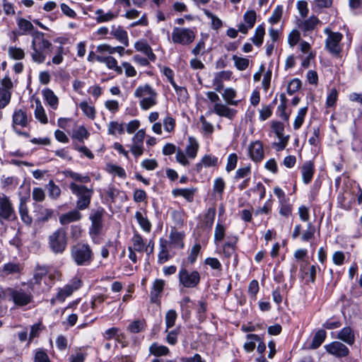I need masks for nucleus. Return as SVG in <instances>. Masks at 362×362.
Segmentation results:
<instances>
[{"label": "nucleus", "instance_id": "nucleus-1", "mask_svg": "<svg viewBox=\"0 0 362 362\" xmlns=\"http://www.w3.org/2000/svg\"><path fill=\"white\" fill-rule=\"evenodd\" d=\"M134 96L139 99V107L143 110H148L158 104V94L149 84L139 86L134 92Z\"/></svg>", "mask_w": 362, "mask_h": 362}, {"label": "nucleus", "instance_id": "nucleus-2", "mask_svg": "<svg viewBox=\"0 0 362 362\" xmlns=\"http://www.w3.org/2000/svg\"><path fill=\"white\" fill-rule=\"evenodd\" d=\"M69 188L74 195L78 198L76 201V208L78 210H84L89 207L93 189L88 188L84 185H78L72 182L69 185Z\"/></svg>", "mask_w": 362, "mask_h": 362}, {"label": "nucleus", "instance_id": "nucleus-3", "mask_svg": "<svg viewBox=\"0 0 362 362\" xmlns=\"http://www.w3.org/2000/svg\"><path fill=\"white\" fill-rule=\"evenodd\" d=\"M71 256L77 265L83 266L91 263L93 253L88 244L80 243L71 247Z\"/></svg>", "mask_w": 362, "mask_h": 362}, {"label": "nucleus", "instance_id": "nucleus-4", "mask_svg": "<svg viewBox=\"0 0 362 362\" xmlns=\"http://www.w3.org/2000/svg\"><path fill=\"white\" fill-rule=\"evenodd\" d=\"M206 95L211 103H214L213 107L214 113L219 117H226L229 119H233L235 117L237 111L221 102L220 98L216 92L208 91L206 93Z\"/></svg>", "mask_w": 362, "mask_h": 362}, {"label": "nucleus", "instance_id": "nucleus-5", "mask_svg": "<svg viewBox=\"0 0 362 362\" xmlns=\"http://www.w3.org/2000/svg\"><path fill=\"white\" fill-rule=\"evenodd\" d=\"M49 246L55 253H62L67 245L66 233L62 228L57 229L49 236Z\"/></svg>", "mask_w": 362, "mask_h": 362}, {"label": "nucleus", "instance_id": "nucleus-6", "mask_svg": "<svg viewBox=\"0 0 362 362\" xmlns=\"http://www.w3.org/2000/svg\"><path fill=\"white\" fill-rule=\"evenodd\" d=\"M179 282L185 288H194L200 281V274L197 271H189L181 268L178 274Z\"/></svg>", "mask_w": 362, "mask_h": 362}, {"label": "nucleus", "instance_id": "nucleus-7", "mask_svg": "<svg viewBox=\"0 0 362 362\" xmlns=\"http://www.w3.org/2000/svg\"><path fill=\"white\" fill-rule=\"evenodd\" d=\"M16 218L15 209L9 197L0 193V221H11Z\"/></svg>", "mask_w": 362, "mask_h": 362}, {"label": "nucleus", "instance_id": "nucleus-8", "mask_svg": "<svg viewBox=\"0 0 362 362\" xmlns=\"http://www.w3.org/2000/svg\"><path fill=\"white\" fill-rule=\"evenodd\" d=\"M11 293L9 300L19 307L25 306L33 300V294L30 291H25L21 288H13Z\"/></svg>", "mask_w": 362, "mask_h": 362}, {"label": "nucleus", "instance_id": "nucleus-9", "mask_svg": "<svg viewBox=\"0 0 362 362\" xmlns=\"http://www.w3.org/2000/svg\"><path fill=\"white\" fill-rule=\"evenodd\" d=\"M103 209L93 210L90 214L91 226L89 228V234L92 238L98 236L103 229Z\"/></svg>", "mask_w": 362, "mask_h": 362}, {"label": "nucleus", "instance_id": "nucleus-10", "mask_svg": "<svg viewBox=\"0 0 362 362\" xmlns=\"http://www.w3.org/2000/svg\"><path fill=\"white\" fill-rule=\"evenodd\" d=\"M132 245L129 247L138 252H145L148 256L153 253L154 242L152 240H150L146 244L141 235L134 233L132 238Z\"/></svg>", "mask_w": 362, "mask_h": 362}, {"label": "nucleus", "instance_id": "nucleus-11", "mask_svg": "<svg viewBox=\"0 0 362 362\" xmlns=\"http://www.w3.org/2000/svg\"><path fill=\"white\" fill-rule=\"evenodd\" d=\"M172 37L175 43L189 44L194 38V33L188 28H175L173 30Z\"/></svg>", "mask_w": 362, "mask_h": 362}, {"label": "nucleus", "instance_id": "nucleus-12", "mask_svg": "<svg viewBox=\"0 0 362 362\" xmlns=\"http://www.w3.org/2000/svg\"><path fill=\"white\" fill-rule=\"evenodd\" d=\"M146 136L144 129H139L132 138L130 150L135 157L141 156L144 153V140Z\"/></svg>", "mask_w": 362, "mask_h": 362}, {"label": "nucleus", "instance_id": "nucleus-13", "mask_svg": "<svg viewBox=\"0 0 362 362\" xmlns=\"http://www.w3.org/2000/svg\"><path fill=\"white\" fill-rule=\"evenodd\" d=\"M185 234L183 232L173 229L169 235L168 245L170 250H182L185 247L184 238Z\"/></svg>", "mask_w": 362, "mask_h": 362}, {"label": "nucleus", "instance_id": "nucleus-14", "mask_svg": "<svg viewBox=\"0 0 362 362\" xmlns=\"http://www.w3.org/2000/svg\"><path fill=\"white\" fill-rule=\"evenodd\" d=\"M326 351L336 357H345L348 356L349 349L341 342L335 341L325 346Z\"/></svg>", "mask_w": 362, "mask_h": 362}, {"label": "nucleus", "instance_id": "nucleus-15", "mask_svg": "<svg viewBox=\"0 0 362 362\" xmlns=\"http://www.w3.org/2000/svg\"><path fill=\"white\" fill-rule=\"evenodd\" d=\"M248 154L254 162L258 163L263 160L264 156L263 145L259 141L251 142L248 146Z\"/></svg>", "mask_w": 362, "mask_h": 362}, {"label": "nucleus", "instance_id": "nucleus-16", "mask_svg": "<svg viewBox=\"0 0 362 362\" xmlns=\"http://www.w3.org/2000/svg\"><path fill=\"white\" fill-rule=\"evenodd\" d=\"M233 72L231 71H221L216 72L213 78V85L216 92H221L223 88L224 82L231 80Z\"/></svg>", "mask_w": 362, "mask_h": 362}, {"label": "nucleus", "instance_id": "nucleus-17", "mask_svg": "<svg viewBox=\"0 0 362 362\" xmlns=\"http://www.w3.org/2000/svg\"><path fill=\"white\" fill-rule=\"evenodd\" d=\"M81 285L80 279L76 278L73 279L70 284L66 285L62 288L57 294V299L61 302H63L66 298L70 296L73 292L77 290Z\"/></svg>", "mask_w": 362, "mask_h": 362}, {"label": "nucleus", "instance_id": "nucleus-18", "mask_svg": "<svg viewBox=\"0 0 362 362\" xmlns=\"http://www.w3.org/2000/svg\"><path fill=\"white\" fill-rule=\"evenodd\" d=\"M243 18L244 23L238 25V30L243 34H246L248 30L253 28L257 20L256 12L254 10L247 11L245 13Z\"/></svg>", "mask_w": 362, "mask_h": 362}, {"label": "nucleus", "instance_id": "nucleus-19", "mask_svg": "<svg viewBox=\"0 0 362 362\" xmlns=\"http://www.w3.org/2000/svg\"><path fill=\"white\" fill-rule=\"evenodd\" d=\"M222 90L223 92L221 93V96L227 106H237L240 103V100L238 99V92L235 88L232 87H227Z\"/></svg>", "mask_w": 362, "mask_h": 362}, {"label": "nucleus", "instance_id": "nucleus-20", "mask_svg": "<svg viewBox=\"0 0 362 362\" xmlns=\"http://www.w3.org/2000/svg\"><path fill=\"white\" fill-rule=\"evenodd\" d=\"M172 250L169 249L168 241L160 239L159 242V252L158 254V263L163 264L171 259L174 254H170ZM175 253V252H173Z\"/></svg>", "mask_w": 362, "mask_h": 362}, {"label": "nucleus", "instance_id": "nucleus-21", "mask_svg": "<svg viewBox=\"0 0 362 362\" xmlns=\"http://www.w3.org/2000/svg\"><path fill=\"white\" fill-rule=\"evenodd\" d=\"M12 127L14 131H16L17 127H25L28 124L29 119L25 111L23 110H16L12 116Z\"/></svg>", "mask_w": 362, "mask_h": 362}, {"label": "nucleus", "instance_id": "nucleus-22", "mask_svg": "<svg viewBox=\"0 0 362 362\" xmlns=\"http://www.w3.org/2000/svg\"><path fill=\"white\" fill-rule=\"evenodd\" d=\"M218 164V158L211 154L204 155L200 161L196 164L195 169L197 173H200L203 167L213 168L217 166Z\"/></svg>", "mask_w": 362, "mask_h": 362}, {"label": "nucleus", "instance_id": "nucleus-23", "mask_svg": "<svg viewBox=\"0 0 362 362\" xmlns=\"http://www.w3.org/2000/svg\"><path fill=\"white\" fill-rule=\"evenodd\" d=\"M320 23V20L315 16H310L306 20H297V26L303 31H309L313 30Z\"/></svg>", "mask_w": 362, "mask_h": 362}, {"label": "nucleus", "instance_id": "nucleus-24", "mask_svg": "<svg viewBox=\"0 0 362 362\" xmlns=\"http://www.w3.org/2000/svg\"><path fill=\"white\" fill-rule=\"evenodd\" d=\"M42 95L47 104L53 110H57L59 105V98L49 88L42 90Z\"/></svg>", "mask_w": 362, "mask_h": 362}, {"label": "nucleus", "instance_id": "nucleus-25", "mask_svg": "<svg viewBox=\"0 0 362 362\" xmlns=\"http://www.w3.org/2000/svg\"><path fill=\"white\" fill-rule=\"evenodd\" d=\"M165 284V282L163 279H158L153 281L151 291V301L152 303H156L158 298L160 296Z\"/></svg>", "mask_w": 362, "mask_h": 362}, {"label": "nucleus", "instance_id": "nucleus-26", "mask_svg": "<svg viewBox=\"0 0 362 362\" xmlns=\"http://www.w3.org/2000/svg\"><path fill=\"white\" fill-rule=\"evenodd\" d=\"M302 180L305 184H308L313 179L314 175V165L311 161L303 163L301 168Z\"/></svg>", "mask_w": 362, "mask_h": 362}, {"label": "nucleus", "instance_id": "nucleus-27", "mask_svg": "<svg viewBox=\"0 0 362 362\" xmlns=\"http://www.w3.org/2000/svg\"><path fill=\"white\" fill-rule=\"evenodd\" d=\"M237 241V238L234 237L229 241L225 243L222 246L221 252H219V253H222L227 259H229L233 255H235Z\"/></svg>", "mask_w": 362, "mask_h": 362}, {"label": "nucleus", "instance_id": "nucleus-28", "mask_svg": "<svg viewBox=\"0 0 362 362\" xmlns=\"http://www.w3.org/2000/svg\"><path fill=\"white\" fill-rule=\"evenodd\" d=\"M336 337L349 345H352L355 341L354 333L349 327H344L338 332Z\"/></svg>", "mask_w": 362, "mask_h": 362}, {"label": "nucleus", "instance_id": "nucleus-29", "mask_svg": "<svg viewBox=\"0 0 362 362\" xmlns=\"http://www.w3.org/2000/svg\"><path fill=\"white\" fill-rule=\"evenodd\" d=\"M81 218L82 215L78 210H73L62 214L59 217V222L62 225H66L71 222L78 221Z\"/></svg>", "mask_w": 362, "mask_h": 362}, {"label": "nucleus", "instance_id": "nucleus-30", "mask_svg": "<svg viewBox=\"0 0 362 362\" xmlns=\"http://www.w3.org/2000/svg\"><path fill=\"white\" fill-rule=\"evenodd\" d=\"M35 108L34 111L35 117L42 124H45L48 122V119L45 110L41 103V101L37 98L35 100Z\"/></svg>", "mask_w": 362, "mask_h": 362}, {"label": "nucleus", "instance_id": "nucleus-31", "mask_svg": "<svg viewBox=\"0 0 362 362\" xmlns=\"http://www.w3.org/2000/svg\"><path fill=\"white\" fill-rule=\"evenodd\" d=\"M199 145L196 139L192 136L188 138V144L186 146V154L189 158L194 159L197 155Z\"/></svg>", "mask_w": 362, "mask_h": 362}, {"label": "nucleus", "instance_id": "nucleus-32", "mask_svg": "<svg viewBox=\"0 0 362 362\" xmlns=\"http://www.w3.org/2000/svg\"><path fill=\"white\" fill-rule=\"evenodd\" d=\"M196 191L197 190H196L195 188H189V189H187V188H185V189L177 188V189H174L172 191V194L175 197H178V196L182 197L187 201H188L189 202H192L193 201V199H194V193H195Z\"/></svg>", "mask_w": 362, "mask_h": 362}, {"label": "nucleus", "instance_id": "nucleus-33", "mask_svg": "<svg viewBox=\"0 0 362 362\" xmlns=\"http://www.w3.org/2000/svg\"><path fill=\"white\" fill-rule=\"evenodd\" d=\"M110 33L121 43L124 45L128 44L127 33L121 26L112 25Z\"/></svg>", "mask_w": 362, "mask_h": 362}, {"label": "nucleus", "instance_id": "nucleus-34", "mask_svg": "<svg viewBox=\"0 0 362 362\" xmlns=\"http://www.w3.org/2000/svg\"><path fill=\"white\" fill-rule=\"evenodd\" d=\"M226 226L218 222L215 226L214 240L216 246H218L226 236Z\"/></svg>", "mask_w": 362, "mask_h": 362}, {"label": "nucleus", "instance_id": "nucleus-35", "mask_svg": "<svg viewBox=\"0 0 362 362\" xmlns=\"http://www.w3.org/2000/svg\"><path fill=\"white\" fill-rule=\"evenodd\" d=\"M105 194L107 200H110L111 202H114L117 197L123 195L125 198L127 197L125 193L123 191L119 190L113 185H110L105 190Z\"/></svg>", "mask_w": 362, "mask_h": 362}, {"label": "nucleus", "instance_id": "nucleus-36", "mask_svg": "<svg viewBox=\"0 0 362 362\" xmlns=\"http://www.w3.org/2000/svg\"><path fill=\"white\" fill-rule=\"evenodd\" d=\"M272 128L273 132L276 135V136L281 141V148L283 149L285 148L287 140L284 141V125L280 122H272Z\"/></svg>", "mask_w": 362, "mask_h": 362}, {"label": "nucleus", "instance_id": "nucleus-37", "mask_svg": "<svg viewBox=\"0 0 362 362\" xmlns=\"http://www.w3.org/2000/svg\"><path fill=\"white\" fill-rule=\"evenodd\" d=\"M105 170L107 173L114 175H117L119 177L122 179H124L127 177L124 169L113 163H107Z\"/></svg>", "mask_w": 362, "mask_h": 362}, {"label": "nucleus", "instance_id": "nucleus-38", "mask_svg": "<svg viewBox=\"0 0 362 362\" xmlns=\"http://www.w3.org/2000/svg\"><path fill=\"white\" fill-rule=\"evenodd\" d=\"M325 33L327 34L326 45H338L342 40L343 35L339 32H332L329 29H326Z\"/></svg>", "mask_w": 362, "mask_h": 362}, {"label": "nucleus", "instance_id": "nucleus-39", "mask_svg": "<svg viewBox=\"0 0 362 362\" xmlns=\"http://www.w3.org/2000/svg\"><path fill=\"white\" fill-rule=\"evenodd\" d=\"M327 333L324 329H319L315 334L310 349H316L324 342L326 339Z\"/></svg>", "mask_w": 362, "mask_h": 362}, {"label": "nucleus", "instance_id": "nucleus-40", "mask_svg": "<svg viewBox=\"0 0 362 362\" xmlns=\"http://www.w3.org/2000/svg\"><path fill=\"white\" fill-rule=\"evenodd\" d=\"M135 218L139 224L140 227L147 233H149L151 230V223L147 217L140 211L135 213Z\"/></svg>", "mask_w": 362, "mask_h": 362}, {"label": "nucleus", "instance_id": "nucleus-41", "mask_svg": "<svg viewBox=\"0 0 362 362\" xmlns=\"http://www.w3.org/2000/svg\"><path fill=\"white\" fill-rule=\"evenodd\" d=\"M124 132V127L122 123L116 121H111L107 124V133L110 135L116 136L122 134Z\"/></svg>", "mask_w": 362, "mask_h": 362}, {"label": "nucleus", "instance_id": "nucleus-42", "mask_svg": "<svg viewBox=\"0 0 362 362\" xmlns=\"http://www.w3.org/2000/svg\"><path fill=\"white\" fill-rule=\"evenodd\" d=\"M149 352L156 356H166L169 354V349L164 345L153 343L149 347Z\"/></svg>", "mask_w": 362, "mask_h": 362}, {"label": "nucleus", "instance_id": "nucleus-43", "mask_svg": "<svg viewBox=\"0 0 362 362\" xmlns=\"http://www.w3.org/2000/svg\"><path fill=\"white\" fill-rule=\"evenodd\" d=\"M339 92L335 88L328 90L326 98V107L332 108L335 107L337 101L338 100Z\"/></svg>", "mask_w": 362, "mask_h": 362}, {"label": "nucleus", "instance_id": "nucleus-44", "mask_svg": "<svg viewBox=\"0 0 362 362\" xmlns=\"http://www.w3.org/2000/svg\"><path fill=\"white\" fill-rule=\"evenodd\" d=\"M216 216V209L215 208H209L206 214H204L202 224L203 226L206 228L210 229L211 228L214 219Z\"/></svg>", "mask_w": 362, "mask_h": 362}, {"label": "nucleus", "instance_id": "nucleus-45", "mask_svg": "<svg viewBox=\"0 0 362 362\" xmlns=\"http://www.w3.org/2000/svg\"><path fill=\"white\" fill-rule=\"evenodd\" d=\"M310 47H301L302 66L307 68L310 66V60L314 59L315 54L310 50Z\"/></svg>", "mask_w": 362, "mask_h": 362}, {"label": "nucleus", "instance_id": "nucleus-46", "mask_svg": "<svg viewBox=\"0 0 362 362\" xmlns=\"http://www.w3.org/2000/svg\"><path fill=\"white\" fill-rule=\"evenodd\" d=\"M53 216V211L50 209L45 208L42 206H38L37 211V220L41 222L47 221Z\"/></svg>", "mask_w": 362, "mask_h": 362}, {"label": "nucleus", "instance_id": "nucleus-47", "mask_svg": "<svg viewBox=\"0 0 362 362\" xmlns=\"http://www.w3.org/2000/svg\"><path fill=\"white\" fill-rule=\"evenodd\" d=\"M308 112V107H303L298 110V113L295 117L293 122V128L294 129H298L301 127L302 124L304 122V119L305 115Z\"/></svg>", "mask_w": 362, "mask_h": 362}, {"label": "nucleus", "instance_id": "nucleus-48", "mask_svg": "<svg viewBox=\"0 0 362 362\" xmlns=\"http://www.w3.org/2000/svg\"><path fill=\"white\" fill-rule=\"evenodd\" d=\"M78 106L86 117L91 119L95 118L96 112L94 106L90 105L87 101H82Z\"/></svg>", "mask_w": 362, "mask_h": 362}, {"label": "nucleus", "instance_id": "nucleus-49", "mask_svg": "<svg viewBox=\"0 0 362 362\" xmlns=\"http://www.w3.org/2000/svg\"><path fill=\"white\" fill-rule=\"evenodd\" d=\"M280 104L277 107V112H279V117L285 121H288L289 119V114L286 113V98L284 94L280 95Z\"/></svg>", "mask_w": 362, "mask_h": 362}, {"label": "nucleus", "instance_id": "nucleus-50", "mask_svg": "<svg viewBox=\"0 0 362 362\" xmlns=\"http://www.w3.org/2000/svg\"><path fill=\"white\" fill-rule=\"evenodd\" d=\"M33 42L32 45H52L51 43L45 40L44 33L38 30L33 31L32 33Z\"/></svg>", "mask_w": 362, "mask_h": 362}, {"label": "nucleus", "instance_id": "nucleus-51", "mask_svg": "<svg viewBox=\"0 0 362 362\" xmlns=\"http://www.w3.org/2000/svg\"><path fill=\"white\" fill-rule=\"evenodd\" d=\"M21 271L20 265L15 263L5 264L1 270L3 276L17 274Z\"/></svg>", "mask_w": 362, "mask_h": 362}, {"label": "nucleus", "instance_id": "nucleus-52", "mask_svg": "<svg viewBox=\"0 0 362 362\" xmlns=\"http://www.w3.org/2000/svg\"><path fill=\"white\" fill-rule=\"evenodd\" d=\"M65 176L66 177H70L73 180L76 182H79L81 183H87L90 182V178L88 175H83L81 174H79L78 173L73 172L71 170H67L65 172Z\"/></svg>", "mask_w": 362, "mask_h": 362}, {"label": "nucleus", "instance_id": "nucleus-53", "mask_svg": "<svg viewBox=\"0 0 362 362\" xmlns=\"http://www.w3.org/2000/svg\"><path fill=\"white\" fill-rule=\"evenodd\" d=\"M95 14L97 15L95 19L98 23L107 22L117 17V15L112 12L104 13L102 9H98L95 11Z\"/></svg>", "mask_w": 362, "mask_h": 362}, {"label": "nucleus", "instance_id": "nucleus-54", "mask_svg": "<svg viewBox=\"0 0 362 362\" xmlns=\"http://www.w3.org/2000/svg\"><path fill=\"white\" fill-rule=\"evenodd\" d=\"M232 59L234 62L235 66L240 71L245 70L249 66L250 61L247 58L233 55Z\"/></svg>", "mask_w": 362, "mask_h": 362}, {"label": "nucleus", "instance_id": "nucleus-55", "mask_svg": "<svg viewBox=\"0 0 362 362\" xmlns=\"http://www.w3.org/2000/svg\"><path fill=\"white\" fill-rule=\"evenodd\" d=\"M247 339L250 341L246 342L243 347L247 352H251L255 348V342L260 341V338L257 334H250L247 335Z\"/></svg>", "mask_w": 362, "mask_h": 362}, {"label": "nucleus", "instance_id": "nucleus-56", "mask_svg": "<svg viewBox=\"0 0 362 362\" xmlns=\"http://www.w3.org/2000/svg\"><path fill=\"white\" fill-rule=\"evenodd\" d=\"M49 196L52 199H57L59 197L61 189L57 185L54 184L53 180H49L47 185Z\"/></svg>", "mask_w": 362, "mask_h": 362}, {"label": "nucleus", "instance_id": "nucleus-57", "mask_svg": "<svg viewBox=\"0 0 362 362\" xmlns=\"http://www.w3.org/2000/svg\"><path fill=\"white\" fill-rule=\"evenodd\" d=\"M265 34L264 27L262 25H259L255 29V33L252 38L253 43L255 45H261L263 42L264 36Z\"/></svg>", "mask_w": 362, "mask_h": 362}, {"label": "nucleus", "instance_id": "nucleus-58", "mask_svg": "<svg viewBox=\"0 0 362 362\" xmlns=\"http://www.w3.org/2000/svg\"><path fill=\"white\" fill-rule=\"evenodd\" d=\"M19 214L21 220L27 225H30L32 223V218L28 214V209L25 204L21 202L19 206Z\"/></svg>", "mask_w": 362, "mask_h": 362}, {"label": "nucleus", "instance_id": "nucleus-59", "mask_svg": "<svg viewBox=\"0 0 362 362\" xmlns=\"http://www.w3.org/2000/svg\"><path fill=\"white\" fill-rule=\"evenodd\" d=\"M96 60L105 63L109 69L117 70L118 69L117 62L116 59L110 56L100 57L97 56Z\"/></svg>", "mask_w": 362, "mask_h": 362}, {"label": "nucleus", "instance_id": "nucleus-60", "mask_svg": "<svg viewBox=\"0 0 362 362\" xmlns=\"http://www.w3.org/2000/svg\"><path fill=\"white\" fill-rule=\"evenodd\" d=\"M10 57L15 60H20L24 58L25 52L18 47H10L8 49Z\"/></svg>", "mask_w": 362, "mask_h": 362}, {"label": "nucleus", "instance_id": "nucleus-61", "mask_svg": "<svg viewBox=\"0 0 362 362\" xmlns=\"http://www.w3.org/2000/svg\"><path fill=\"white\" fill-rule=\"evenodd\" d=\"M177 313L174 310H170L166 313L165 315V325H166V330L168 331V329L173 327L175 323V320L177 319Z\"/></svg>", "mask_w": 362, "mask_h": 362}, {"label": "nucleus", "instance_id": "nucleus-62", "mask_svg": "<svg viewBox=\"0 0 362 362\" xmlns=\"http://www.w3.org/2000/svg\"><path fill=\"white\" fill-rule=\"evenodd\" d=\"M33 59L37 63H42L45 61V50L42 47L36 48L33 47V52H32Z\"/></svg>", "mask_w": 362, "mask_h": 362}, {"label": "nucleus", "instance_id": "nucleus-63", "mask_svg": "<svg viewBox=\"0 0 362 362\" xmlns=\"http://www.w3.org/2000/svg\"><path fill=\"white\" fill-rule=\"evenodd\" d=\"M145 327V321L144 320H138L132 322L128 327L129 332L132 333H138L142 331Z\"/></svg>", "mask_w": 362, "mask_h": 362}, {"label": "nucleus", "instance_id": "nucleus-64", "mask_svg": "<svg viewBox=\"0 0 362 362\" xmlns=\"http://www.w3.org/2000/svg\"><path fill=\"white\" fill-rule=\"evenodd\" d=\"M34 362H51L47 354L42 350L37 349L35 351L34 356Z\"/></svg>", "mask_w": 362, "mask_h": 362}]
</instances>
